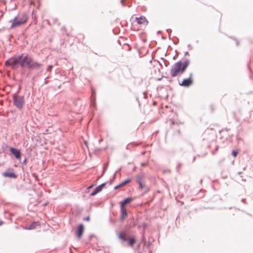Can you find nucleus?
I'll return each instance as SVG.
<instances>
[{
  "label": "nucleus",
  "mask_w": 253,
  "mask_h": 253,
  "mask_svg": "<svg viewBox=\"0 0 253 253\" xmlns=\"http://www.w3.org/2000/svg\"><path fill=\"white\" fill-rule=\"evenodd\" d=\"M18 64L21 67H27L32 69L40 68L42 64L32 58L28 55L23 54L18 57H13L5 61V65L10 66L11 69H16L18 67Z\"/></svg>",
  "instance_id": "nucleus-1"
},
{
  "label": "nucleus",
  "mask_w": 253,
  "mask_h": 253,
  "mask_svg": "<svg viewBox=\"0 0 253 253\" xmlns=\"http://www.w3.org/2000/svg\"><path fill=\"white\" fill-rule=\"evenodd\" d=\"M189 64L188 60L184 62L178 61L175 63L170 69V73L171 77H175L183 74Z\"/></svg>",
  "instance_id": "nucleus-2"
},
{
  "label": "nucleus",
  "mask_w": 253,
  "mask_h": 253,
  "mask_svg": "<svg viewBox=\"0 0 253 253\" xmlns=\"http://www.w3.org/2000/svg\"><path fill=\"white\" fill-rule=\"evenodd\" d=\"M148 23V21L144 16L135 17L132 22V29L134 31L140 30L145 27Z\"/></svg>",
  "instance_id": "nucleus-3"
},
{
  "label": "nucleus",
  "mask_w": 253,
  "mask_h": 253,
  "mask_svg": "<svg viewBox=\"0 0 253 253\" xmlns=\"http://www.w3.org/2000/svg\"><path fill=\"white\" fill-rule=\"evenodd\" d=\"M28 18L27 15L24 13L15 17L10 21L11 23L10 28L13 29L24 24L27 21Z\"/></svg>",
  "instance_id": "nucleus-4"
},
{
  "label": "nucleus",
  "mask_w": 253,
  "mask_h": 253,
  "mask_svg": "<svg viewBox=\"0 0 253 253\" xmlns=\"http://www.w3.org/2000/svg\"><path fill=\"white\" fill-rule=\"evenodd\" d=\"M14 105L18 109H22L24 104V98L23 96L14 95Z\"/></svg>",
  "instance_id": "nucleus-5"
},
{
  "label": "nucleus",
  "mask_w": 253,
  "mask_h": 253,
  "mask_svg": "<svg viewBox=\"0 0 253 253\" xmlns=\"http://www.w3.org/2000/svg\"><path fill=\"white\" fill-rule=\"evenodd\" d=\"M192 74H190V77L188 79H186L183 80L181 84H180V85L184 86H189L191 84H192L193 81L192 80Z\"/></svg>",
  "instance_id": "nucleus-6"
},
{
  "label": "nucleus",
  "mask_w": 253,
  "mask_h": 253,
  "mask_svg": "<svg viewBox=\"0 0 253 253\" xmlns=\"http://www.w3.org/2000/svg\"><path fill=\"white\" fill-rule=\"evenodd\" d=\"M127 213L126 207L121 206V217L120 219L121 221L124 220L127 217Z\"/></svg>",
  "instance_id": "nucleus-7"
},
{
  "label": "nucleus",
  "mask_w": 253,
  "mask_h": 253,
  "mask_svg": "<svg viewBox=\"0 0 253 253\" xmlns=\"http://www.w3.org/2000/svg\"><path fill=\"white\" fill-rule=\"evenodd\" d=\"M10 151L13 155H14L15 157L17 159H18V160L20 159L21 152L19 150L15 149L14 148L11 147L10 149Z\"/></svg>",
  "instance_id": "nucleus-8"
},
{
  "label": "nucleus",
  "mask_w": 253,
  "mask_h": 253,
  "mask_svg": "<svg viewBox=\"0 0 253 253\" xmlns=\"http://www.w3.org/2000/svg\"><path fill=\"white\" fill-rule=\"evenodd\" d=\"M84 231V226L81 224L79 225L77 231V236L79 239H81Z\"/></svg>",
  "instance_id": "nucleus-9"
},
{
  "label": "nucleus",
  "mask_w": 253,
  "mask_h": 253,
  "mask_svg": "<svg viewBox=\"0 0 253 253\" xmlns=\"http://www.w3.org/2000/svg\"><path fill=\"white\" fill-rule=\"evenodd\" d=\"M118 238L124 241H127L126 234L125 231H120L118 233Z\"/></svg>",
  "instance_id": "nucleus-10"
},
{
  "label": "nucleus",
  "mask_w": 253,
  "mask_h": 253,
  "mask_svg": "<svg viewBox=\"0 0 253 253\" xmlns=\"http://www.w3.org/2000/svg\"><path fill=\"white\" fill-rule=\"evenodd\" d=\"M105 186V184H102L100 185L97 187L94 191L90 194L91 196H94L98 193L100 192Z\"/></svg>",
  "instance_id": "nucleus-11"
},
{
  "label": "nucleus",
  "mask_w": 253,
  "mask_h": 253,
  "mask_svg": "<svg viewBox=\"0 0 253 253\" xmlns=\"http://www.w3.org/2000/svg\"><path fill=\"white\" fill-rule=\"evenodd\" d=\"M2 175L5 177H10L12 178H15L17 175L15 173L13 172L5 171L2 173Z\"/></svg>",
  "instance_id": "nucleus-12"
},
{
  "label": "nucleus",
  "mask_w": 253,
  "mask_h": 253,
  "mask_svg": "<svg viewBox=\"0 0 253 253\" xmlns=\"http://www.w3.org/2000/svg\"><path fill=\"white\" fill-rule=\"evenodd\" d=\"M39 224L37 222H34L31 224L29 226L26 227V229L31 230L34 229L37 226L39 225Z\"/></svg>",
  "instance_id": "nucleus-13"
},
{
  "label": "nucleus",
  "mask_w": 253,
  "mask_h": 253,
  "mask_svg": "<svg viewBox=\"0 0 253 253\" xmlns=\"http://www.w3.org/2000/svg\"><path fill=\"white\" fill-rule=\"evenodd\" d=\"M127 241H128V245L131 247L133 246L134 244L136 243V240L134 237H131L128 239H127Z\"/></svg>",
  "instance_id": "nucleus-14"
},
{
  "label": "nucleus",
  "mask_w": 253,
  "mask_h": 253,
  "mask_svg": "<svg viewBox=\"0 0 253 253\" xmlns=\"http://www.w3.org/2000/svg\"><path fill=\"white\" fill-rule=\"evenodd\" d=\"M130 181V180L128 179H126V180H125L124 181L121 182L119 185H118V186H116L115 187V189H118L119 188V187H122L124 185H125L127 183H129V182Z\"/></svg>",
  "instance_id": "nucleus-15"
},
{
  "label": "nucleus",
  "mask_w": 253,
  "mask_h": 253,
  "mask_svg": "<svg viewBox=\"0 0 253 253\" xmlns=\"http://www.w3.org/2000/svg\"><path fill=\"white\" fill-rule=\"evenodd\" d=\"M132 201V199L130 198H128L124 200L123 202L121 203V206H124L125 207V205L129 203Z\"/></svg>",
  "instance_id": "nucleus-16"
},
{
  "label": "nucleus",
  "mask_w": 253,
  "mask_h": 253,
  "mask_svg": "<svg viewBox=\"0 0 253 253\" xmlns=\"http://www.w3.org/2000/svg\"><path fill=\"white\" fill-rule=\"evenodd\" d=\"M138 182L139 184V187L140 189H142L145 187V184L141 180V179H139L138 180Z\"/></svg>",
  "instance_id": "nucleus-17"
},
{
  "label": "nucleus",
  "mask_w": 253,
  "mask_h": 253,
  "mask_svg": "<svg viewBox=\"0 0 253 253\" xmlns=\"http://www.w3.org/2000/svg\"><path fill=\"white\" fill-rule=\"evenodd\" d=\"M238 154V151H233L232 152V155L234 156V158H236Z\"/></svg>",
  "instance_id": "nucleus-18"
},
{
  "label": "nucleus",
  "mask_w": 253,
  "mask_h": 253,
  "mask_svg": "<svg viewBox=\"0 0 253 253\" xmlns=\"http://www.w3.org/2000/svg\"><path fill=\"white\" fill-rule=\"evenodd\" d=\"M52 68V65H49L47 68V71H50L51 70Z\"/></svg>",
  "instance_id": "nucleus-19"
},
{
  "label": "nucleus",
  "mask_w": 253,
  "mask_h": 253,
  "mask_svg": "<svg viewBox=\"0 0 253 253\" xmlns=\"http://www.w3.org/2000/svg\"><path fill=\"white\" fill-rule=\"evenodd\" d=\"M147 165V164L146 163H142L141 164V166L142 167H145Z\"/></svg>",
  "instance_id": "nucleus-20"
},
{
  "label": "nucleus",
  "mask_w": 253,
  "mask_h": 253,
  "mask_svg": "<svg viewBox=\"0 0 253 253\" xmlns=\"http://www.w3.org/2000/svg\"><path fill=\"white\" fill-rule=\"evenodd\" d=\"M2 224V221H0V225H1Z\"/></svg>",
  "instance_id": "nucleus-21"
},
{
  "label": "nucleus",
  "mask_w": 253,
  "mask_h": 253,
  "mask_svg": "<svg viewBox=\"0 0 253 253\" xmlns=\"http://www.w3.org/2000/svg\"><path fill=\"white\" fill-rule=\"evenodd\" d=\"M92 186H93L92 185H91V186H89V188H91L92 187Z\"/></svg>",
  "instance_id": "nucleus-22"
}]
</instances>
